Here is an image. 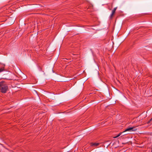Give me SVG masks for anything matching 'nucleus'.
Returning <instances> with one entry per match:
<instances>
[{"instance_id":"obj_1","label":"nucleus","mask_w":152,"mask_h":152,"mask_svg":"<svg viewBox=\"0 0 152 152\" xmlns=\"http://www.w3.org/2000/svg\"><path fill=\"white\" fill-rule=\"evenodd\" d=\"M8 86L7 83L4 81L0 82V91L1 92L6 93L7 91Z\"/></svg>"},{"instance_id":"obj_2","label":"nucleus","mask_w":152,"mask_h":152,"mask_svg":"<svg viewBox=\"0 0 152 152\" xmlns=\"http://www.w3.org/2000/svg\"><path fill=\"white\" fill-rule=\"evenodd\" d=\"M134 128V127H129V128H128L126 129L123 132L120 133L117 136H115V137H113V138H115L118 137L120 136L122 133H123L125 132H126L127 131H130L131 130H132V131H133L134 130H133V129Z\"/></svg>"},{"instance_id":"obj_3","label":"nucleus","mask_w":152,"mask_h":152,"mask_svg":"<svg viewBox=\"0 0 152 152\" xmlns=\"http://www.w3.org/2000/svg\"><path fill=\"white\" fill-rule=\"evenodd\" d=\"M100 143H90V145L91 146L96 147L99 145Z\"/></svg>"},{"instance_id":"obj_4","label":"nucleus","mask_w":152,"mask_h":152,"mask_svg":"<svg viewBox=\"0 0 152 152\" xmlns=\"http://www.w3.org/2000/svg\"><path fill=\"white\" fill-rule=\"evenodd\" d=\"M115 13L112 12V13L110 15V19H111L112 18L113 15L115 14Z\"/></svg>"},{"instance_id":"obj_5","label":"nucleus","mask_w":152,"mask_h":152,"mask_svg":"<svg viewBox=\"0 0 152 152\" xmlns=\"http://www.w3.org/2000/svg\"><path fill=\"white\" fill-rule=\"evenodd\" d=\"M4 71H5L4 67H3L0 69V73Z\"/></svg>"},{"instance_id":"obj_6","label":"nucleus","mask_w":152,"mask_h":152,"mask_svg":"<svg viewBox=\"0 0 152 152\" xmlns=\"http://www.w3.org/2000/svg\"><path fill=\"white\" fill-rule=\"evenodd\" d=\"M117 8V7H115L114 8V9L112 10V12L115 13V11Z\"/></svg>"},{"instance_id":"obj_7","label":"nucleus","mask_w":152,"mask_h":152,"mask_svg":"<svg viewBox=\"0 0 152 152\" xmlns=\"http://www.w3.org/2000/svg\"><path fill=\"white\" fill-rule=\"evenodd\" d=\"M152 118H151V119L148 122V123H149L151 122V120H152Z\"/></svg>"},{"instance_id":"obj_8","label":"nucleus","mask_w":152,"mask_h":152,"mask_svg":"<svg viewBox=\"0 0 152 152\" xmlns=\"http://www.w3.org/2000/svg\"><path fill=\"white\" fill-rule=\"evenodd\" d=\"M110 144H109V145H108H108H110Z\"/></svg>"}]
</instances>
